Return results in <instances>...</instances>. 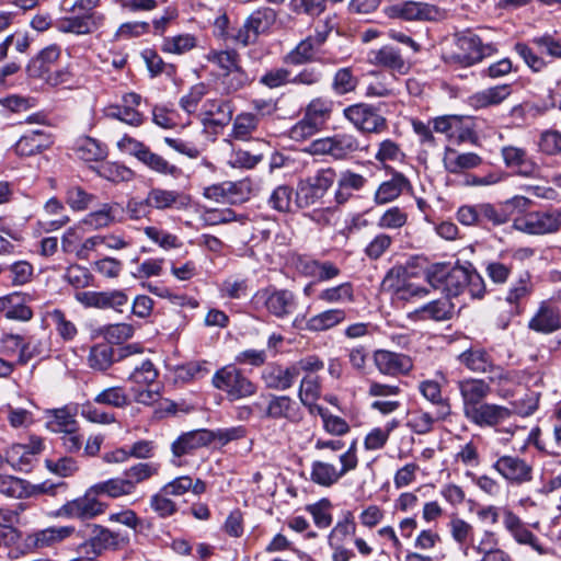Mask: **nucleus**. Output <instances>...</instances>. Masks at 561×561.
Instances as JSON below:
<instances>
[{"instance_id": "e2e57ef3", "label": "nucleus", "mask_w": 561, "mask_h": 561, "mask_svg": "<svg viewBox=\"0 0 561 561\" xmlns=\"http://www.w3.org/2000/svg\"><path fill=\"white\" fill-rule=\"evenodd\" d=\"M64 279L76 289H81L92 285L93 275L87 267L72 264L67 267Z\"/></svg>"}, {"instance_id": "603ef678", "label": "nucleus", "mask_w": 561, "mask_h": 561, "mask_svg": "<svg viewBox=\"0 0 561 561\" xmlns=\"http://www.w3.org/2000/svg\"><path fill=\"white\" fill-rule=\"evenodd\" d=\"M93 401L117 409L126 408L130 403L127 392L119 386L103 389L94 397Z\"/></svg>"}, {"instance_id": "69168bd1", "label": "nucleus", "mask_w": 561, "mask_h": 561, "mask_svg": "<svg viewBox=\"0 0 561 561\" xmlns=\"http://www.w3.org/2000/svg\"><path fill=\"white\" fill-rule=\"evenodd\" d=\"M358 80L350 68L339 69L332 81V89L337 95H344L353 92L357 87Z\"/></svg>"}, {"instance_id": "473e14b6", "label": "nucleus", "mask_w": 561, "mask_h": 561, "mask_svg": "<svg viewBox=\"0 0 561 561\" xmlns=\"http://www.w3.org/2000/svg\"><path fill=\"white\" fill-rule=\"evenodd\" d=\"M504 163L508 168H519V174L523 176H535L538 167L530 161L527 151L516 146H504L501 149Z\"/></svg>"}, {"instance_id": "c03bdc74", "label": "nucleus", "mask_w": 561, "mask_h": 561, "mask_svg": "<svg viewBox=\"0 0 561 561\" xmlns=\"http://www.w3.org/2000/svg\"><path fill=\"white\" fill-rule=\"evenodd\" d=\"M448 531L453 538V540L463 548V554L468 556L469 542H473V526L469 524L467 520L454 516L450 518L448 523Z\"/></svg>"}, {"instance_id": "a878e982", "label": "nucleus", "mask_w": 561, "mask_h": 561, "mask_svg": "<svg viewBox=\"0 0 561 561\" xmlns=\"http://www.w3.org/2000/svg\"><path fill=\"white\" fill-rule=\"evenodd\" d=\"M213 440V434L207 430L192 431L179 436L171 445L174 457L180 458L192 454L194 450L205 447Z\"/></svg>"}, {"instance_id": "4c0bfd02", "label": "nucleus", "mask_w": 561, "mask_h": 561, "mask_svg": "<svg viewBox=\"0 0 561 561\" xmlns=\"http://www.w3.org/2000/svg\"><path fill=\"white\" fill-rule=\"evenodd\" d=\"M91 492H94V495H106L111 499L134 494L131 490V483L125 478L124 474L123 477L111 478L108 480L93 484L91 486Z\"/></svg>"}, {"instance_id": "f03ea898", "label": "nucleus", "mask_w": 561, "mask_h": 561, "mask_svg": "<svg viewBox=\"0 0 561 561\" xmlns=\"http://www.w3.org/2000/svg\"><path fill=\"white\" fill-rule=\"evenodd\" d=\"M190 197L176 190L151 187L146 197H131L126 204V214L131 220L150 219L153 210H181L188 206Z\"/></svg>"}, {"instance_id": "c85d7f7f", "label": "nucleus", "mask_w": 561, "mask_h": 561, "mask_svg": "<svg viewBox=\"0 0 561 561\" xmlns=\"http://www.w3.org/2000/svg\"><path fill=\"white\" fill-rule=\"evenodd\" d=\"M116 543L117 535L104 527L94 525L93 536L80 546V551L92 560L110 547L116 546Z\"/></svg>"}, {"instance_id": "37998d69", "label": "nucleus", "mask_w": 561, "mask_h": 561, "mask_svg": "<svg viewBox=\"0 0 561 561\" xmlns=\"http://www.w3.org/2000/svg\"><path fill=\"white\" fill-rule=\"evenodd\" d=\"M50 342L48 337L31 336L24 341L23 348L18 357V364L25 365L35 357L46 358L49 356Z\"/></svg>"}, {"instance_id": "f3484780", "label": "nucleus", "mask_w": 561, "mask_h": 561, "mask_svg": "<svg viewBox=\"0 0 561 561\" xmlns=\"http://www.w3.org/2000/svg\"><path fill=\"white\" fill-rule=\"evenodd\" d=\"M75 299L85 308L100 309H117L128 302V297L123 290L78 291Z\"/></svg>"}, {"instance_id": "6ab92c4d", "label": "nucleus", "mask_w": 561, "mask_h": 561, "mask_svg": "<svg viewBox=\"0 0 561 561\" xmlns=\"http://www.w3.org/2000/svg\"><path fill=\"white\" fill-rule=\"evenodd\" d=\"M233 108L229 101L208 99L202 105L199 117L206 127H224L232 118Z\"/></svg>"}, {"instance_id": "f257e3e1", "label": "nucleus", "mask_w": 561, "mask_h": 561, "mask_svg": "<svg viewBox=\"0 0 561 561\" xmlns=\"http://www.w3.org/2000/svg\"><path fill=\"white\" fill-rule=\"evenodd\" d=\"M424 273L427 283L448 297H457L467 289L472 298L480 299L486 290L483 277L470 263L466 265L435 263Z\"/></svg>"}, {"instance_id": "e433bc0d", "label": "nucleus", "mask_w": 561, "mask_h": 561, "mask_svg": "<svg viewBox=\"0 0 561 561\" xmlns=\"http://www.w3.org/2000/svg\"><path fill=\"white\" fill-rule=\"evenodd\" d=\"M346 320L343 309H327L310 317L306 322V329L310 332H322L333 329Z\"/></svg>"}, {"instance_id": "f8f14e48", "label": "nucleus", "mask_w": 561, "mask_h": 561, "mask_svg": "<svg viewBox=\"0 0 561 561\" xmlns=\"http://www.w3.org/2000/svg\"><path fill=\"white\" fill-rule=\"evenodd\" d=\"M91 486L84 495L66 502L56 512L57 517L91 519L105 512L106 505L96 500Z\"/></svg>"}, {"instance_id": "7c9ffc66", "label": "nucleus", "mask_w": 561, "mask_h": 561, "mask_svg": "<svg viewBox=\"0 0 561 561\" xmlns=\"http://www.w3.org/2000/svg\"><path fill=\"white\" fill-rule=\"evenodd\" d=\"M472 550L480 558L476 561H513L510 553L497 548V539L493 531L485 530L477 543H472Z\"/></svg>"}, {"instance_id": "aec40b11", "label": "nucleus", "mask_w": 561, "mask_h": 561, "mask_svg": "<svg viewBox=\"0 0 561 561\" xmlns=\"http://www.w3.org/2000/svg\"><path fill=\"white\" fill-rule=\"evenodd\" d=\"M461 399L463 415L483 402L491 393V386L483 379L465 378L457 382Z\"/></svg>"}, {"instance_id": "bb28decb", "label": "nucleus", "mask_w": 561, "mask_h": 561, "mask_svg": "<svg viewBox=\"0 0 561 561\" xmlns=\"http://www.w3.org/2000/svg\"><path fill=\"white\" fill-rule=\"evenodd\" d=\"M411 188V183L405 175L400 172H393L388 181L379 184L374 195V202L377 205H386L396 201L405 190Z\"/></svg>"}, {"instance_id": "f704fd0d", "label": "nucleus", "mask_w": 561, "mask_h": 561, "mask_svg": "<svg viewBox=\"0 0 561 561\" xmlns=\"http://www.w3.org/2000/svg\"><path fill=\"white\" fill-rule=\"evenodd\" d=\"M443 163L449 173L457 174L463 170L479 167L482 159L474 152L459 153L455 149L446 148Z\"/></svg>"}, {"instance_id": "13d9d810", "label": "nucleus", "mask_w": 561, "mask_h": 561, "mask_svg": "<svg viewBox=\"0 0 561 561\" xmlns=\"http://www.w3.org/2000/svg\"><path fill=\"white\" fill-rule=\"evenodd\" d=\"M206 59L225 72L232 71L241 66L240 56L236 50H210L206 55Z\"/></svg>"}, {"instance_id": "052dcab7", "label": "nucleus", "mask_w": 561, "mask_h": 561, "mask_svg": "<svg viewBox=\"0 0 561 561\" xmlns=\"http://www.w3.org/2000/svg\"><path fill=\"white\" fill-rule=\"evenodd\" d=\"M66 203L76 211L87 209L94 201V195L88 193L83 187L78 185L69 186L66 191Z\"/></svg>"}, {"instance_id": "774afa93", "label": "nucleus", "mask_w": 561, "mask_h": 561, "mask_svg": "<svg viewBox=\"0 0 561 561\" xmlns=\"http://www.w3.org/2000/svg\"><path fill=\"white\" fill-rule=\"evenodd\" d=\"M208 93V85L201 82L193 85L190 91L180 99V106L187 114H194L198 104Z\"/></svg>"}, {"instance_id": "a211bd4d", "label": "nucleus", "mask_w": 561, "mask_h": 561, "mask_svg": "<svg viewBox=\"0 0 561 561\" xmlns=\"http://www.w3.org/2000/svg\"><path fill=\"white\" fill-rule=\"evenodd\" d=\"M141 96L137 93H127L122 99V104L110 105L105 113L107 117L118 119L130 126H140L144 115L138 111Z\"/></svg>"}, {"instance_id": "09e8293b", "label": "nucleus", "mask_w": 561, "mask_h": 561, "mask_svg": "<svg viewBox=\"0 0 561 561\" xmlns=\"http://www.w3.org/2000/svg\"><path fill=\"white\" fill-rule=\"evenodd\" d=\"M160 470L158 462H138L124 471V476L131 483L135 493L137 484L142 483L157 476Z\"/></svg>"}, {"instance_id": "8fccbe9b", "label": "nucleus", "mask_w": 561, "mask_h": 561, "mask_svg": "<svg viewBox=\"0 0 561 561\" xmlns=\"http://www.w3.org/2000/svg\"><path fill=\"white\" fill-rule=\"evenodd\" d=\"M114 363V350L106 343H100L90 348L88 364L94 370H106Z\"/></svg>"}, {"instance_id": "79ce46f5", "label": "nucleus", "mask_w": 561, "mask_h": 561, "mask_svg": "<svg viewBox=\"0 0 561 561\" xmlns=\"http://www.w3.org/2000/svg\"><path fill=\"white\" fill-rule=\"evenodd\" d=\"M140 162L145 164L148 169H150L152 172L163 176L178 179L182 173L179 167L170 163L162 156L152 152L149 147L145 154L142 156V158L140 159Z\"/></svg>"}, {"instance_id": "5fc2aeb1", "label": "nucleus", "mask_w": 561, "mask_h": 561, "mask_svg": "<svg viewBox=\"0 0 561 561\" xmlns=\"http://www.w3.org/2000/svg\"><path fill=\"white\" fill-rule=\"evenodd\" d=\"M76 151L82 160L99 161L107 156L106 147L91 137H84L77 142Z\"/></svg>"}, {"instance_id": "423d86ee", "label": "nucleus", "mask_w": 561, "mask_h": 561, "mask_svg": "<svg viewBox=\"0 0 561 561\" xmlns=\"http://www.w3.org/2000/svg\"><path fill=\"white\" fill-rule=\"evenodd\" d=\"M215 388L225 391L231 400H240L256 393L257 387L239 369L228 366L219 369L213 377Z\"/></svg>"}, {"instance_id": "a19ab883", "label": "nucleus", "mask_w": 561, "mask_h": 561, "mask_svg": "<svg viewBox=\"0 0 561 561\" xmlns=\"http://www.w3.org/2000/svg\"><path fill=\"white\" fill-rule=\"evenodd\" d=\"M318 300L327 305L354 302V286L352 283L346 282L336 286L324 288L318 294Z\"/></svg>"}, {"instance_id": "5701e85b", "label": "nucleus", "mask_w": 561, "mask_h": 561, "mask_svg": "<svg viewBox=\"0 0 561 561\" xmlns=\"http://www.w3.org/2000/svg\"><path fill=\"white\" fill-rule=\"evenodd\" d=\"M336 188L334 191V201L337 205L348 202L355 192L363 190L367 183V179L352 170H343L336 174Z\"/></svg>"}, {"instance_id": "49530a36", "label": "nucleus", "mask_w": 561, "mask_h": 561, "mask_svg": "<svg viewBox=\"0 0 561 561\" xmlns=\"http://www.w3.org/2000/svg\"><path fill=\"white\" fill-rule=\"evenodd\" d=\"M76 35H88L103 27L106 21L102 12L70 16Z\"/></svg>"}, {"instance_id": "2eb2a0df", "label": "nucleus", "mask_w": 561, "mask_h": 561, "mask_svg": "<svg viewBox=\"0 0 561 561\" xmlns=\"http://www.w3.org/2000/svg\"><path fill=\"white\" fill-rule=\"evenodd\" d=\"M373 359L380 374L391 377L407 375L413 367L410 356L388 350H376Z\"/></svg>"}, {"instance_id": "a18cd8bd", "label": "nucleus", "mask_w": 561, "mask_h": 561, "mask_svg": "<svg viewBox=\"0 0 561 561\" xmlns=\"http://www.w3.org/2000/svg\"><path fill=\"white\" fill-rule=\"evenodd\" d=\"M46 317L50 320L58 336L64 342H71L78 335L77 325L70 319H68L67 314L61 309H53L47 311Z\"/></svg>"}, {"instance_id": "6e6d98bb", "label": "nucleus", "mask_w": 561, "mask_h": 561, "mask_svg": "<svg viewBox=\"0 0 561 561\" xmlns=\"http://www.w3.org/2000/svg\"><path fill=\"white\" fill-rule=\"evenodd\" d=\"M276 16L275 10L271 8L257 9L247 19L248 26L252 27L257 35L266 33L275 23Z\"/></svg>"}, {"instance_id": "680f3d73", "label": "nucleus", "mask_w": 561, "mask_h": 561, "mask_svg": "<svg viewBox=\"0 0 561 561\" xmlns=\"http://www.w3.org/2000/svg\"><path fill=\"white\" fill-rule=\"evenodd\" d=\"M538 150L546 156L561 154V131L557 129L543 130L538 139Z\"/></svg>"}, {"instance_id": "39448f33", "label": "nucleus", "mask_w": 561, "mask_h": 561, "mask_svg": "<svg viewBox=\"0 0 561 561\" xmlns=\"http://www.w3.org/2000/svg\"><path fill=\"white\" fill-rule=\"evenodd\" d=\"M339 459L341 463L340 469L325 461H313L311 465L310 480L318 485L330 488L347 472L354 470L358 463L356 443L354 442Z\"/></svg>"}, {"instance_id": "6e6552de", "label": "nucleus", "mask_w": 561, "mask_h": 561, "mask_svg": "<svg viewBox=\"0 0 561 561\" xmlns=\"http://www.w3.org/2000/svg\"><path fill=\"white\" fill-rule=\"evenodd\" d=\"M344 117L358 130L380 134L387 129V119L378 108L367 103H357L343 110Z\"/></svg>"}, {"instance_id": "b1692460", "label": "nucleus", "mask_w": 561, "mask_h": 561, "mask_svg": "<svg viewBox=\"0 0 561 561\" xmlns=\"http://www.w3.org/2000/svg\"><path fill=\"white\" fill-rule=\"evenodd\" d=\"M458 360L473 373H493L502 378V369L493 364L491 355L483 348H469L458 356Z\"/></svg>"}, {"instance_id": "864d4df0", "label": "nucleus", "mask_w": 561, "mask_h": 561, "mask_svg": "<svg viewBox=\"0 0 561 561\" xmlns=\"http://www.w3.org/2000/svg\"><path fill=\"white\" fill-rule=\"evenodd\" d=\"M43 211L46 217L51 218L47 222L49 226L47 231L60 229L70 221L69 216L65 213L64 204L56 197H51L45 203Z\"/></svg>"}, {"instance_id": "dca6fc26", "label": "nucleus", "mask_w": 561, "mask_h": 561, "mask_svg": "<svg viewBox=\"0 0 561 561\" xmlns=\"http://www.w3.org/2000/svg\"><path fill=\"white\" fill-rule=\"evenodd\" d=\"M512 412L508 408L482 402L471 409L465 416L480 427H493L510 419Z\"/></svg>"}, {"instance_id": "20e7f679", "label": "nucleus", "mask_w": 561, "mask_h": 561, "mask_svg": "<svg viewBox=\"0 0 561 561\" xmlns=\"http://www.w3.org/2000/svg\"><path fill=\"white\" fill-rule=\"evenodd\" d=\"M251 304L255 308H265L271 316L277 319H285L297 310L298 298L289 289L268 286L259 289L253 295Z\"/></svg>"}, {"instance_id": "9b49d317", "label": "nucleus", "mask_w": 561, "mask_h": 561, "mask_svg": "<svg viewBox=\"0 0 561 561\" xmlns=\"http://www.w3.org/2000/svg\"><path fill=\"white\" fill-rule=\"evenodd\" d=\"M514 228L520 232L533 236L559 232L553 208L529 211L514 220Z\"/></svg>"}, {"instance_id": "7ed1b4c3", "label": "nucleus", "mask_w": 561, "mask_h": 561, "mask_svg": "<svg viewBox=\"0 0 561 561\" xmlns=\"http://www.w3.org/2000/svg\"><path fill=\"white\" fill-rule=\"evenodd\" d=\"M336 181L335 169H319L313 175L299 180L295 203L299 208H308L320 203Z\"/></svg>"}, {"instance_id": "412c9836", "label": "nucleus", "mask_w": 561, "mask_h": 561, "mask_svg": "<svg viewBox=\"0 0 561 561\" xmlns=\"http://www.w3.org/2000/svg\"><path fill=\"white\" fill-rule=\"evenodd\" d=\"M262 417L285 419L298 423L302 414L298 404L288 396H271Z\"/></svg>"}, {"instance_id": "c756f323", "label": "nucleus", "mask_w": 561, "mask_h": 561, "mask_svg": "<svg viewBox=\"0 0 561 561\" xmlns=\"http://www.w3.org/2000/svg\"><path fill=\"white\" fill-rule=\"evenodd\" d=\"M262 379L268 389L284 391L289 389L297 379V370L289 366H268L262 371Z\"/></svg>"}, {"instance_id": "4be33fe9", "label": "nucleus", "mask_w": 561, "mask_h": 561, "mask_svg": "<svg viewBox=\"0 0 561 561\" xmlns=\"http://www.w3.org/2000/svg\"><path fill=\"white\" fill-rule=\"evenodd\" d=\"M512 94L510 84H497L469 95L468 105L476 111L501 105Z\"/></svg>"}, {"instance_id": "58836bf2", "label": "nucleus", "mask_w": 561, "mask_h": 561, "mask_svg": "<svg viewBox=\"0 0 561 561\" xmlns=\"http://www.w3.org/2000/svg\"><path fill=\"white\" fill-rule=\"evenodd\" d=\"M47 428L54 433H72L78 431V422L75 413L67 408L48 410Z\"/></svg>"}, {"instance_id": "c9c22d12", "label": "nucleus", "mask_w": 561, "mask_h": 561, "mask_svg": "<svg viewBox=\"0 0 561 561\" xmlns=\"http://www.w3.org/2000/svg\"><path fill=\"white\" fill-rule=\"evenodd\" d=\"M561 327L559 310L542 304L538 312L529 321V328L541 333H551Z\"/></svg>"}, {"instance_id": "4468645a", "label": "nucleus", "mask_w": 561, "mask_h": 561, "mask_svg": "<svg viewBox=\"0 0 561 561\" xmlns=\"http://www.w3.org/2000/svg\"><path fill=\"white\" fill-rule=\"evenodd\" d=\"M367 61L376 67L389 70L392 75H407L411 64L402 56L401 50L392 45H383L373 49L367 55Z\"/></svg>"}, {"instance_id": "cd10ccee", "label": "nucleus", "mask_w": 561, "mask_h": 561, "mask_svg": "<svg viewBox=\"0 0 561 561\" xmlns=\"http://www.w3.org/2000/svg\"><path fill=\"white\" fill-rule=\"evenodd\" d=\"M50 145V136L42 129H35L20 137L14 145V151L20 157H31L41 153Z\"/></svg>"}, {"instance_id": "ddd939ff", "label": "nucleus", "mask_w": 561, "mask_h": 561, "mask_svg": "<svg viewBox=\"0 0 561 561\" xmlns=\"http://www.w3.org/2000/svg\"><path fill=\"white\" fill-rule=\"evenodd\" d=\"M492 468L511 484L520 485L533 479L531 465L518 456H500Z\"/></svg>"}, {"instance_id": "bf43d9fd", "label": "nucleus", "mask_w": 561, "mask_h": 561, "mask_svg": "<svg viewBox=\"0 0 561 561\" xmlns=\"http://www.w3.org/2000/svg\"><path fill=\"white\" fill-rule=\"evenodd\" d=\"M251 81L250 76L240 66L232 71L224 72L221 84L225 92L230 94L245 88Z\"/></svg>"}, {"instance_id": "3c124183", "label": "nucleus", "mask_w": 561, "mask_h": 561, "mask_svg": "<svg viewBox=\"0 0 561 561\" xmlns=\"http://www.w3.org/2000/svg\"><path fill=\"white\" fill-rule=\"evenodd\" d=\"M332 157L336 160L347 158L360 149L358 139L352 134H336L331 137Z\"/></svg>"}, {"instance_id": "393cba45", "label": "nucleus", "mask_w": 561, "mask_h": 561, "mask_svg": "<svg viewBox=\"0 0 561 561\" xmlns=\"http://www.w3.org/2000/svg\"><path fill=\"white\" fill-rule=\"evenodd\" d=\"M433 130L446 135L449 139L457 137L459 141L467 140L472 131L466 125V117L460 115H443L432 119Z\"/></svg>"}, {"instance_id": "1a4fd4ad", "label": "nucleus", "mask_w": 561, "mask_h": 561, "mask_svg": "<svg viewBox=\"0 0 561 561\" xmlns=\"http://www.w3.org/2000/svg\"><path fill=\"white\" fill-rule=\"evenodd\" d=\"M455 43L458 53L455 54L454 59L465 67L481 61L494 51L491 44L483 45L481 38L469 31L457 34Z\"/></svg>"}, {"instance_id": "9d476101", "label": "nucleus", "mask_w": 561, "mask_h": 561, "mask_svg": "<svg viewBox=\"0 0 561 561\" xmlns=\"http://www.w3.org/2000/svg\"><path fill=\"white\" fill-rule=\"evenodd\" d=\"M43 449L42 438L32 436L27 444H12L5 450L4 460L15 471L30 472L37 462V456Z\"/></svg>"}, {"instance_id": "4d7b16f0", "label": "nucleus", "mask_w": 561, "mask_h": 561, "mask_svg": "<svg viewBox=\"0 0 561 561\" xmlns=\"http://www.w3.org/2000/svg\"><path fill=\"white\" fill-rule=\"evenodd\" d=\"M150 508L161 518H168L178 512V506L170 495L161 488L149 500Z\"/></svg>"}, {"instance_id": "338daca9", "label": "nucleus", "mask_w": 561, "mask_h": 561, "mask_svg": "<svg viewBox=\"0 0 561 561\" xmlns=\"http://www.w3.org/2000/svg\"><path fill=\"white\" fill-rule=\"evenodd\" d=\"M158 378V370L154 365L149 360H144L140 366L135 367L129 375L128 380L144 387L153 386Z\"/></svg>"}, {"instance_id": "de8ad7c7", "label": "nucleus", "mask_w": 561, "mask_h": 561, "mask_svg": "<svg viewBox=\"0 0 561 561\" xmlns=\"http://www.w3.org/2000/svg\"><path fill=\"white\" fill-rule=\"evenodd\" d=\"M75 533L72 526L48 527L46 529L35 533V546L45 548L61 542Z\"/></svg>"}, {"instance_id": "2f4dec72", "label": "nucleus", "mask_w": 561, "mask_h": 561, "mask_svg": "<svg viewBox=\"0 0 561 561\" xmlns=\"http://www.w3.org/2000/svg\"><path fill=\"white\" fill-rule=\"evenodd\" d=\"M60 53V47L57 45H49L42 49L26 67L28 77L44 78L51 70L53 65L59 59Z\"/></svg>"}, {"instance_id": "ea45409f", "label": "nucleus", "mask_w": 561, "mask_h": 561, "mask_svg": "<svg viewBox=\"0 0 561 561\" xmlns=\"http://www.w3.org/2000/svg\"><path fill=\"white\" fill-rule=\"evenodd\" d=\"M534 290V284L531 280V275L529 272L525 271L518 275V278L515 279L507 293L505 300L510 305L519 306L524 300L528 299Z\"/></svg>"}, {"instance_id": "0eeeda50", "label": "nucleus", "mask_w": 561, "mask_h": 561, "mask_svg": "<svg viewBox=\"0 0 561 561\" xmlns=\"http://www.w3.org/2000/svg\"><path fill=\"white\" fill-rule=\"evenodd\" d=\"M256 192L253 181L244 178L239 181H225L207 186L204 196L222 204H242Z\"/></svg>"}, {"instance_id": "0e129e2a", "label": "nucleus", "mask_w": 561, "mask_h": 561, "mask_svg": "<svg viewBox=\"0 0 561 561\" xmlns=\"http://www.w3.org/2000/svg\"><path fill=\"white\" fill-rule=\"evenodd\" d=\"M407 268L401 265L390 268L381 284L383 290L393 293L398 297L407 283Z\"/></svg>"}, {"instance_id": "72a5a7b5", "label": "nucleus", "mask_w": 561, "mask_h": 561, "mask_svg": "<svg viewBox=\"0 0 561 561\" xmlns=\"http://www.w3.org/2000/svg\"><path fill=\"white\" fill-rule=\"evenodd\" d=\"M419 390L421 394L436 407V419L445 420L451 414L449 400L442 394V387L435 380H424L420 382Z\"/></svg>"}]
</instances>
